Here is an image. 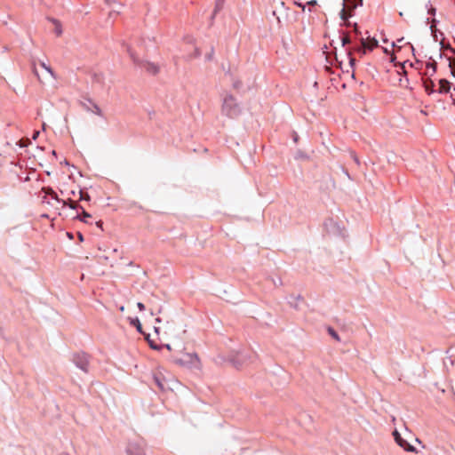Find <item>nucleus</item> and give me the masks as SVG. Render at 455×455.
<instances>
[{"instance_id":"f257e3e1","label":"nucleus","mask_w":455,"mask_h":455,"mask_svg":"<svg viewBox=\"0 0 455 455\" xmlns=\"http://www.w3.org/2000/svg\"><path fill=\"white\" fill-rule=\"evenodd\" d=\"M221 111L223 115L233 118L240 114L241 109L235 99L231 94H228L223 99Z\"/></svg>"},{"instance_id":"f03ea898","label":"nucleus","mask_w":455,"mask_h":455,"mask_svg":"<svg viewBox=\"0 0 455 455\" xmlns=\"http://www.w3.org/2000/svg\"><path fill=\"white\" fill-rule=\"evenodd\" d=\"M125 452L127 455H146V443L143 439L130 440Z\"/></svg>"},{"instance_id":"7ed1b4c3","label":"nucleus","mask_w":455,"mask_h":455,"mask_svg":"<svg viewBox=\"0 0 455 455\" xmlns=\"http://www.w3.org/2000/svg\"><path fill=\"white\" fill-rule=\"evenodd\" d=\"M124 45L126 47V51L129 53L131 59L132 60L134 64H136V65H138L140 67L144 68L150 74L155 75V74H156L158 72L159 68H158L157 65H156L155 63H152V62L143 61V60H139L135 56L134 52L132 51L130 45L125 44H124Z\"/></svg>"},{"instance_id":"20e7f679","label":"nucleus","mask_w":455,"mask_h":455,"mask_svg":"<svg viewBox=\"0 0 455 455\" xmlns=\"http://www.w3.org/2000/svg\"><path fill=\"white\" fill-rule=\"evenodd\" d=\"M72 361L75 365L84 372L87 373L89 371V360L88 355L85 353L75 354Z\"/></svg>"},{"instance_id":"39448f33","label":"nucleus","mask_w":455,"mask_h":455,"mask_svg":"<svg viewBox=\"0 0 455 455\" xmlns=\"http://www.w3.org/2000/svg\"><path fill=\"white\" fill-rule=\"evenodd\" d=\"M393 435H394L395 443L400 447L403 448L407 451H412V452L416 451V449L412 445H411L406 440H404L396 429L393 432Z\"/></svg>"},{"instance_id":"423d86ee","label":"nucleus","mask_w":455,"mask_h":455,"mask_svg":"<svg viewBox=\"0 0 455 455\" xmlns=\"http://www.w3.org/2000/svg\"><path fill=\"white\" fill-rule=\"evenodd\" d=\"M92 79L94 87L98 89L105 88V77L102 73H93Z\"/></svg>"},{"instance_id":"0eeeda50","label":"nucleus","mask_w":455,"mask_h":455,"mask_svg":"<svg viewBox=\"0 0 455 455\" xmlns=\"http://www.w3.org/2000/svg\"><path fill=\"white\" fill-rule=\"evenodd\" d=\"M247 360V357L243 355V352L239 351L236 353L235 355H234L230 361L231 363L237 368L241 366L243 363H245Z\"/></svg>"},{"instance_id":"6e6552de","label":"nucleus","mask_w":455,"mask_h":455,"mask_svg":"<svg viewBox=\"0 0 455 455\" xmlns=\"http://www.w3.org/2000/svg\"><path fill=\"white\" fill-rule=\"evenodd\" d=\"M43 191L46 194V195H49L51 196V197L57 201L58 203H61L62 205L65 207V205L67 204V201L65 200H62L60 198H59L58 195L56 194V192L52 188H43Z\"/></svg>"},{"instance_id":"1a4fd4ad","label":"nucleus","mask_w":455,"mask_h":455,"mask_svg":"<svg viewBox=\"0 0 455 455\" xmlns=\"http://www.w3.org/2000/svg\"><path fill=\"white\" fill-rule=\"evenodd\" d=\"M153 381L158 387L159 389H161L163 391L165 390L166 383H165V379L163 377H161L160 375L155 374L153 376Z\"/></svg>"},{"instance_id":"9d476101","label":"nucleus","mask_w":455,"mask_h":455,"mask_svg":"<svg viewBox=\"0 0 455 455\" xmlns=\"http://www.w3.org/2000/svg\"><path fill=\"white\" fill-rule=\"evenodd\" d=\"M343 4H347L348 9L354 10L363 5V0H343Z\"/></svg>"},{"instance_id":"9b49d317","label":"nucleus","mask_w":455,"mask_h":455,"mask_svg":"<svg viewBox=\"0 0 455 455\" xmlns=\"http://www.w3.org/2000/svg\"><path fill=\"white\" fill-rule=\"evenodd\" d=\"M439 85L438 91L440 93H447L451 89V84L445 79H441L439 81Z\"/></svg>"},{"instance_id":"f8f14e48","label":"nucleus","mask_w":455,"mask_h":455,"mask_svg":"<svg viewBox=\"0 0 455 455\" xmlns=\"http://www.w3.org/2000/svg\"><path fill=\"white\" fill-rule=\"evenodd\" d=\"M80 210H81V214H77L75 217V219L79 220L84 223H87L88 222L87 219L91 218V214L88 213L87 212H85L84 207H80Z\"/></svg>"},{"instance_id":"ddd939ff","label":"nucleus","mask_w":455,"mask_h":455,"mask_svg":"<svg viewBox=\"0 0 455 455\" xmlns=\"http://www.w3.org/2000/svg\"><path fill=\"white\" fill-rule=\"evenodd\" d=\"M86 101L90 104V106L92 107V109L91 108V111H92L95 115L99 116H102V111L96 103H94L91 99H86Z\"/></svg>"},{"instance_id":"4468645a","label":"nucleus","mask_w":455,"mask_h":455,"mask_svg":"<svg viewBox=\"0 0 455 455\" xmlns=\"http://www.w3.org/2000/svg\"><path fill=\"white\" fill-rule=\"evenodd\" d=\"M339 17H340L341 20H344V25L346 27H350L351 26V23L347 20V15L346 9H345V4H343V8L339 12Z\"/></svg>"},{"instance_id":"2eb2a0df","label":"nucleus","mask_w":455,"mask_h":455,"mask_svg":"<svg viewBox=\"0 0 455 455\" xmlns=\"http://www.w3.org/2000/svg\"><path fill=\"white\" fill-rule=\"evenodd\" d=\"M130 323L136 327L137 331L140 333H142V326H141V323L140 322V319L138 317H135V318H130Z\"/></svg>"},{"instance_id":"dca6fc26","label":"nucleus","mask_w":455,"mask_h":455,"mask_svg":"<svg viewBox=\"0 0 455 455\" xmlns=\"http://www.w3.org/2000/svg\"><path fill=\"white\" fill-rule=\"evenodd\" d=\"M224 2L225 0H216L214 12L213 14L212 15V18H213L214 15L223 8Z\"/></svg>"},{"instance_id":"f3484780","label":"nucleus","mask_w":455,"mask_h":455,"mask_svg":"<svg viewBox=\"0 0 455 455\" xmlns=\"http://www.w3.org/2000/svg\"><path fill=\"white\" fill-rule=\"evenodd\" d=\"M66 201H67V204L65 206H68L72 210H78V209H80V207H82L81 205H79L76 202L72 201L70 198H68Z\"/></svg>"},{"instance_id":"a211bd4d","label":"nucleus","mask_w":455,"mask_h":455,"mask_svg":"<svg viewBox=\"0 0 455 455\" xmlns=\"http://www.w3.org/2000/svg\"><path fill=\"white\" fill-rule=\"evenodd\" d=\"M51 20L55 25V33H56V35L57 36H60L62 34V28H61L60 23L57 20H55V19H52Z\"/></svg>"},{"instance_id":"6ab92c4d","label":"nucleus","mask_w":455,"mask_h":455,"mask_svg":"<svg viewBox=\"0 0 455 455\" xmlns=\"http://www.w3.org/2000/svg\"><path fill=\"white\" fill-rule=\"evenodd\" d=\"M328 333L334 339H336L337 341H339L340 339H339V334L337 333V331L331 328V327H329L328 328Z\"/></svg>"},{"instance_id":"aec40b11","label":"nucleus","mask_w":455,"mask_h":455,"mask_svg":"<svg viewBox=\"0 0 455 455\" xmlns=\"http://www.w3.org/2000/svg\"><path fill=\"white\" fill-rule=\"evenodd\" d=\"M79 196H80L79 199L81 201H90L91 200L90 195L86 192H84L83 190L79 191Z\"/></svg>"},{"instance_id":"412c9836","label":"nucleus","mask_w":455,"mask_h":455,"mask_svg":"<svg viewBox=\"0 0 455 455\" xmlns=\"http://www.w3.org/2000/svg\"><path fill=\"white\" fill-rule=\"evenodd\" d=\"M340 41L342 47L351 43V40L347 35H345L342 37H340Z\"/></svg>"},{"instance_id":"4be33fe9","label":"nucleus","mask_w":455,"mask_h":455,"mask_svg":"<svg viewBox=\"0 0 455 455\" xmlns=\"http://www.w3.org/2000/svg\"><path fill=\"white\" fill-rule=\"evenodd\" d=\"M41 67L44 68L52 76H54V73L50 66H47L44 62H41Z\"/></svg>"},{"instance_id":"5701e85b","label":"nucleus","mask_w":455,"mask_h":455,"mask_svg":"<svg viewBox=\"0 0 455 455\" xmlns=\"http://www.w3.org/2000/svg\"><path fill=\"white\" fill-rule=\"evenodd\" d=\"M427 68L429 69L431 68L432 70V73L431 75H433L434 73H435V70H436V64L435 63H427Z\"/></svg>"},{"instance_id":"b1692460","label":"nucleus","mask_w":455,"mask_h":455,"mask_svg":"<svg viewBox=\"0 0 455 455\" xmlns=\"http://www.w3.org/2000/svg\"><path fill=\"white\" fill-rule=\"evenodd\" d=\"M162 312V307H159L156 310L154 308H150V315H154L155 314H160Z\"/></svg>"},{"instance_id":"393cba45","label":"nucleus","mask_w":455,"mask_h":455,"mask_svg":"<svg viewBox=\"0 0 455 455\" xmlns=\"http://www.w3.org/2000/svg\"><path fill=\"white\" fill-rule=\"evenodd\" d=\"M294 4H295L297 6L300 7V8L302 9V11H303V12H305V11H306V5H305V4H301V3H300V0L295 1V2H294Z\"/></svg>"},{"instance_id":"a878e982","label":"nucleus","mask_w":455,"mask_h":455,"mask_svg":"<svg viewBox=\"0 0 455 455\" xmlns=\"http://www.w3.org/2000/svg\"><path fill=\"white\" fill-rule=\"evenodd\" d=\"M435 12H436L435 8V7H433L432 5H430V7H429V8H428V10H427L428 14H430V15H435Z\"/></svg>"},{"instance_id":"bb28decb","label":"nucleus","mask_w":455,"mask_h":455,"mask_svg":"<svg viewBox=\"0 0 455 455\" xmlns=\"http://www.w3.org/2000/svg\"><path fill=\"white\" fill-rule=\"evenodd\" d=\"M450 67L452 69V71H451L452 75L455 76V60L450 62Z\"/></svg>"},{"instance_id":"cd10ccee","label":"nucleus","mask_w":455,"mask_h":455,"mask_svg":"<svg viewBox=\"0 0 455 455\" xmlns=\"http://www.w3.org/2000/svg\"><path fill=\"white\" fill-rule=\"evenodd\" d=\"M149 342V345L150 347L153 348V349H156V350H159L160 349V347H158L156 344H155L153 341L151 340H148Z\"/></svg>"},{"instance_id":"c85d7f7f","label":"nucleus","mask_w":455,"mask_h":455,"mask_svg":"<svg viewBox=\"0 0 455 455\" xmlns=\"http://www.w3.org/2000/svg\"><path fill=\"white\" fill-rule=\"evenodd\" d=\"M82 105L87 111H91L90 104L86 100L82 102Z\"/></svg>"},{"instance_id":"c756f323","label":"nucleus","mask_w":455,"mask_h":455,"mask_svg":"<svg viewBox=\"0 0 455 455\" xmlns=\"http://www.w3.org/2000/svg\"><path fill=\"white\" fill-rule=\"evenodd\" d=\"M137 307L140 311L145 310V305L142 302H138Z\"/></svg>"},{"instance_id":"7c9ffc66","label":"nucleus","mask_w":455,"mask_h":455,"mask_svg":"<svg viewBox=\"0 0 455 455\" xmlns=\"http://www.w3.org/2000/svg\"><path fill=\"white\" fill-rule=\"evenodd\" d=\"M307 4L314 6V5L317 4V1L316 0H310V1H308L307 3Z\"/></svg>"},{"instance_id":"2f4dec72","label":"nucleus","mask_w":455,"mask_h":455,"mask_svg":"<svg viewBox=\"0 0 455 455\" xmlns=\"http://www.w3.org/2000/svg\"><path fill=\"white\" fill-rule=\"evenodd\" d=\"M353 27H354V31H355V34H359V30H358V26H357V24H356V23H355V24L353 25Z\"/></svg>"},{"instance_id":"473e14b6","label":"nucleus","mask_w":455,"mask_h":455,"mask_svg":"<svg viewBox=\"0 0 455 455\" xmlns=\"http://www.w3.org/2000/svg\"><path fill=\"white\" fill-rule=\"evenodd\" d=\"M275 285H280L282 283L281 279L278 278L277 280H273Z\"/></svg>"},{"instance_id":"72a5a7b5","label":"nucleus","mask_w":455,"mask_h":455,"mask_svg":"<svg viewBox=\"0 0 455 455\" xmlns=\"http://www.w3.org/2000/svg\"><path fill=\"white\" fill-rule=\"evenodd\" d=\"M353 159L357 164H359V160L355 155H353Z\"/></svg>"},{"instance_id":"f704fd0d","label":"nucleus","mask_w":455,"mask_h":455,"mask_svg":"<svg viewBox=\"0 0 455 455\" xmlns=\"http://www.w3.org/2000/svg\"><path fill=\"white\" fill-rule=\"evenodd\" d=\"M39 135V132H35L33 135V139L36 140Z\"/></svg>"},{"instance_id":"c9c22d12","label":"nucleus","mask_w":455,"mask_h":455,"mask_svg":"<svg viewBox=\"0 0 455 455\" xmlns=\"http://www.w3.org/2000/svg\"><path fill=\"white\" fill-rule=\"evenodd\" d=\"M212 53H213V49H212L211 53L206 57V58H207V60H211V59H212Z\"/></svg>"},{"instance_id":"e433bc0d","label":"nucleus","mask_w":455,"mask_h":455,"mask_svg":"<svg viewBox=\"0 0 455 455\" xmlns=\"http://www.w3.org/2000/svg\"><path fill=\"white\" fill-rule=\"evenodd\" d=\"M430 5H432V4H431L430 1H428V2L426 4V8L428 10V8L430 7Z\"/></svg>"},{"instance_id":"4c0bfd02","label":"nucleus","mask_w":455,"mask_h":455,"mask_svg":"<svg viewBox=\"0 0 455 455\" xmlns=\"http://www.w3.org/2000/svg\"><path fill=\"white\" fill-rule=\"evenodd\" d=\"M361 42H362L363 46L367 47L366 43L363 38L361 39Z\"/></svg>"},{"instance_id":"58836bf2","label":"nucleus","mask_w":455,"mask_h":455,"mask_svg":"<svg viewBox=\"0 0 455 455\" xmlns=\"http://www.w3.org/2000/svg\"><path fill=\"white\" fill-rule=\"evenodd\" d=\"M233 85H234L235 88H239V83L238 82H235Z\"/></svg>"},{"instance_id":"ea45409f","label":"nucleus","mask_w":455,"mask_h":455,"mask_svg":"<svg viewBox=\"0 0 455 455\" xmlns=\"http://www.w3.org/2000/svg\"><path fill=\"white\" fill-rule=\"evenodd\" d=\"M293 140H294L295 142H297V140H298V134H297V133H295V134H294V136H293Z\"/></svg>"},{"instance_id":"a19ab883","label":"nucleus","mask_w":455,"mask_h":455,"mask_svg":"<svg viewBox=\"0 0 455 455\" xmlns=\"http://www.w3.org/2000/svg\"><path fill=\"white\" fill-rule=\"evenodd\" d=\"M124 309H125V308H124V306H120V307H119V310H120L121 312H124Z\"/></svg>"},{"instance_id":"79ce46f5","label":"nucleus","mask_w":455,"mask_h":455,"mask_svg":"<svg viewBox=\"0 0 455 455\" xmlns=\"http://www.w3.org/2000/svg\"><path fill=\"white\" fill-rule=\"evenodd\" d=\"M159 329H160L159 327H156V326H155V327H154V330H155V331H156V333H158V332H159Z\"/></svg>"},{"instance_id":"37998d69","label":"nucleus","mask_w":455,"mask_h":455,"mask_svg":"<svg viewBox=\"0 0 455 455\" xmlns=\"http://www.w3.org/2000/svg\"><path fill=\"white\" fill-rule=\"evenodd\" d=\"M156 323H161V322H162V319H161V318H159V317H157V318H156Z\"/></svg>"},{"instance_id":"c03bdc74","label":"nucleus","mask_w":455,"mask_h":455,"mask_svg":"<svg viewBox=\"0 0 455 455\" xmlns=\"http://www.w3.org/2000/svg\"><path fill=\"white\" fill-rule=\"evenodd\" d=\"M354 61H355V60H354V59H352V58H350L349 62H350V64H351V65H353V64H354Z\"/></svg>"},{"instance_id":"a18cd8bd","label":"nucleus","mask_w":455,"mask_h":455,"mask_svg":"<svg viewBox=\"0 0 455 455\" xmlns=\"http://www.w3.org/2000/svg\"><path fill=\"white\" fill-rule=\"evenodd\" d=\"M164 346H165V347H166L168 350H171V346H170L169 344H166V345H164Z\"/></svg>"},{"instance_id":"49530a36","label":"nucleus","mask_w":455,"mask_h":455,"mask_svg":"<svg viewBox=\"0 0 455 455\" xmlns=\"http://www.w3.org/2000/svg\"><path fill=\"white\" fill-rule=\"evenodd\" d=\"M403 37H402V38L398 39V40H397V43H398V44H401V42H403Z\"/></svg>"},{"instance_id":"de8ad7c7","label":"nucleus","mask_w":455,"mask_h":455,"mask_svg":"<svg viewBox=\"0 0 455 455\" xmlns=\"http://www.w3.org/2000/svg\"><path fill=\"white\" fill-rule=\"evenodd\" d=\"M191 357H194L196 361H198V357L196 355H190Z\"/></svg>"},{"instance_id":"09e8293b","label":"nucleus","mask_w":455,"mask_h":455,"mask_svg":"<svg viewBox=\"0 0 455 455\" xmlns=\"http://www.w3.org/2000/svg\"><path fill=\"white\" fill-rule=\"evenodd\" d=\"M97 226L101 228L102 227V223L101 222H97Z\"/></svg>"},{"instance_id":"8fccbe9b","label":"nucleus","mask_w":455,"mask_h":455,"mask_svg":"<svg viewBox=\"0 0 455 455\" xmlns=\"http://www.w3.org/2000/svg\"><path fill=\"white\" fill-rule=\"evenodd\" d=\"M290 305L294 307H297V305L296 304H293L292 302H290Z\"/></svg>"},{"instance_id":"3c124183","label":"nucleus","mask_w":455,"mask_h":455,"mask_svg":"<svg viewBox=\"0 0 455 455\" xmlns=\"http://www.w3.org/2000/svg\"><path fill=\"white\" fill-rule=\"evenodd\" d=\"M70 195L75 196V195H76V192H75L74 190H72V191L70 192Z\"/></svg>"},{"instance_id":"603ef678","label":"nucleus","mask_w":455,"mask_h":455,"mask_svg":"<svg viewBox=\"0 0 455 455\" xmlns=\"http://www.w3.org/2000/svg\"><path fill=\"white\" fill-rule=\"evenodd\" d=\"M434 27H435V25H434V24L430 26V28H431V30H432V31H433V29H434Z\"/></svg>"},{"instance_id":"864d4df0","label":"nucleus","mask_w":455,"mask_h":455,"mask_svg":"<svg viewBox=\"0 0 455 455\" xmlns=\"http://www.w3.org/2000/svg\"><path fill=\"white\" fill-rule=\"evenodd\" d=\"M34 73H35V75L38 76L36 68L34 69Z\"/></svg>"},{"instance_id":"5fc2aeb1","label":"nucleus","mask_w":455,"mask_h":455,"mask_svg":"<svg viewBox=\"0 0 455 455\" xmlns=\"http://www.w3.org/2000/svg\"><path fill=\"white\" fill-rule=\"evenodd\" d=\"M52 156H56V152H55V150H52Z\"/></svg>"},{"instance_id":"6e6d98bb","label":"nucleus","mask_w":455,"mask_h":455,"mask_svg":"<svg viewBox=\"0 0 455 455\" xmlns=\"http://www.w3.org/2000/svg\"><path fill=\"white\" fill-rule=\"evenodd\" d=\"M280 4L284 7V3L283 2H281Z\"/></svg>"},{"instance_id":"4d7b16f0","label":"nucleus","mask_w":455,"mask_h":455,"mask_svg":"<svg viewBox=\"0 0 455 455\" xmlns=\"http://www.w3.org/2000/svg\"><path fill=\"white\" fill-rule=\"evenodd\" d=\"M392 46H396V43L393 42Z\"/></svg>"},{"instance_id":"13d9d810","label":"nucleus","mask_w":455,"mask_h":455,"mask_svg":"<svg viewBox=\"0 0 455 455\" xmlns=\"http://www.w3.org/2000/svg\"><path fill=\"white\" fill-rule=\"evenodd\" d=\"M79 239L83 240V235H79Z\"/></svg>"},{"instance_id":"bf43d9fd","label":"nucleus","mask_w":455,"mask_h":455,"mask_svg":"<svg viewBox=\"0 0 455 455\" xmlns=\"http://www.w3.org/2000/svg\"><path fill=\"white\" fill-rule=\"evenodd\" d=\"M276 20H277L278 23H280V18L276 17Z\"/></svg>"},{"instance_id":"052dcab7","label":"nucleus","mask_w":455,"mask_h":455,"mask_svg":"<svg viewBox=\"0 0 455 455\" xmlns=\"http://www.w3.org/2000/svg\"><path fill=\"white\" fill-rule=\"evenodd\" d=\"M432 22L435 24V23L436 22V20H435V19H434V20H432Z\"/></svg>"},{"instance_id":"680f3d73","label":"nucleus","mask_w":455,"mask_h":455,"mask_svg":"<svg viewBox=\"0 0 455 455\" xmlns=\"http://www.w3.org/2000/svg\"><path fill=\"white\" fill-rule=\"evenodd\" d=\"M452 52L455 54V49H452Z\"/></svg>"},{"instance_id":"e2e57ef3","label":"nucleus","mask_w":455,"mask_h":455,"mask_svg":"<svg viewBox=\"0 0 455 455\" xmlns=\"http://www.w3.org/2000/svg\"><path fill=\"white\" fill-rule=\"evenodd\" d=\"M60 455H68V454H67V453H62V454H60Z\"/></svg>"}]
</instances>
